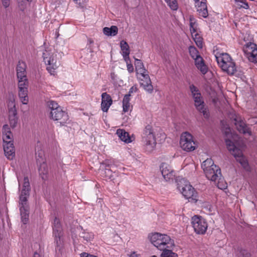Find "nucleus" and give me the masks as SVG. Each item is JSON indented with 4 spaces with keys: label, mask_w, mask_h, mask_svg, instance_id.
Listing matches in <instances>:
<instances>
[{
    "label": "nucleus",
    "mask_w": 257,
    "mask_h": 257,
    "mask_svg": "<svg viewBox=\"0 0 257 257\" xmlns=\"http://www.w3.org/2000/svg\"><path fill=\"white\" fill-rule=\"evenodd\" d=\"M148 237L155 247L162 251L168 248H172L175 245L174 240L166 234L152 232L149 234Z\"/></svg>",
    "instance_id": "f257e3e1"
},
{
    "label": "nucleus",
    "mask_w": 257,
    "mask_h": 257,
    "mask_svg": "<svg viewBox=\"0 0 257 257\" xmlns=\"http://www.w3.org/2000/svg\"><path fill=\"white\" fill-rule=\"evenodd\" d=\"M142 142L144 149L148 153H152L156 148V139L153 126L151 124L146 125L142 135Z\"/></svg>",
    "instance_id": "f03ea898"
},
{
    "label": "nucleus",
    "mask_w": 257,
    "mask_h": 257,
    "mask_svg": "<svg viewBox=\"0 0 257 257\" xmlns=\"http://www.w3.org/2000/svg\"><path fill=\"white\" fill-rule=\"evenodd\" d=\"M230 128H226L225 131V134L226 138H225V142L228 151L235 158L241 166L245 169L248 166V163L246 159L243 156L242 151L238 148H236L234 143L229 139L230 136H232L230 132Z\"/></svg>",
    "instance_id": "7ed1b4c3"
},
{
    "label": "nucleus",
    "mask_w": 257,
    "mask_h": 257,
    "mask_svg": "<svg viewBox=\"0 0 257 257\" xmlns=\"http://www.w3.org/2000/svg\"><path fill=\"white\" fill-rule=\"evenodd\" d=\"M215 56L219 66L223 71L229 75L234 74L236 71L235 64L228 54L217 53Z\"/></svg>",
    "instance_id": "20e7f679"
},
{
    "label": "nucleus",
    "mask_w": 257,
    "mask_h": 257,
    "mask_svg": "<svg viewBox=\"0 0 257 257\" xmlns=\"http://www.w3.org/2000/svg\"><path fill=\"white\" fill-rule=\"evenodd\" d=\"M189 89L196 109L203 114L205 118H208L209 116V112L205 107L203 98L199 90L193 84L190 85Z\"/></svg>",
    "instance_id": "39448f33"
},
{
    "label": "nucleus",
    "mask_w": 257,
    "mask_h": 257,
    "mask_svg": "<svg viewBox=\"0 0 257 257\" xmlns=\"http://www.w3.org/2000/svg\"><path fill=\"white\" fill-rule=\"evenodd\" d=\"M43 58L47 65V70L51 74H54L55 70L60 65L59 58L56 54L46 51L43 53Z\"/></svg>",
    "instance_id": "423d86ee"
},
{
    "label": "nucleus",
    "mask_w": 257,
    "mask_h": 257,
    "mask_svg": "<svg viewBox=\"0 0 257 257\" xmlns=\"http://www.w3.org/2000/svg\"><path fill=\"white\" fill-rule=\"evenodd\" d=\"M53 234L54 237V242L56 245V249L60 250L62 247L63 242V232L60 220L57 217H55L54 220Z\"/></svg>",
    "instance_id": "0eeeda50"
},
{
    "label": "nucleus",
    "mask_w": 257,
    "mask_h": 257,
    "mask_svg": "<svg viewBox=\"0 0 257 257\" xmlns=\"http://www.w3.org/2000/svg\"><path fill=\"white\" fill-rule=\"evenodd\" d=\"M28 87V78L18 79V96L23 104H27L29 102Z\"/></svg>",
    "instance_id": "6e6552de"
},
{
    "label": "nucleus",
    "mask_w": 257,
    "mask_h": 257,
    "mask_svg": "<svg viewBox=\"0 0 257 257\" xmlns=\"http://www.w3.org/2000/svg\"><path fill=\"white\" fill-rule=\"evenodd\" d=\"M180 145L183 150L187 152L194 151L197 147L193 137L188 132L182 134L180 137Z\"/></svg>",
    "instance_id": "1a4fd4ad"
},
{
    "label": "nucleus",
    "mask_w": 257,
    "mask_h": 257,
    "mask_svg": "<svg viewBox=\"0 0 257 257\" xmlns=\"http://www.w3.org/2000/svg\"><path fill=\"white\" fill-rule=\"evenodd\" d=\"M191 223L196 233L203 234L206 232L208 224L205 219L201 216L194 215L192 217Z\"/></svg>",
    "instance_id": "9d476101"
},
{
    "label": "nucleus",
    "mask_w": 257,
    "mask_h": 257,
    "mask_svg": "<svg viewBox=\"0 0 257 257\" xmlns=\"http://www.w3.org/2000/svg\"><path fill=\"white\" fill-rule=\"evenodd\" d=\"M243 50L249 61L257 63V47L255 44L250 41L244 45Z\"/></svg>",
    "instance_id": "9b49d317"
},
{
    "label": "nucleus",
    "mask_w": 257,
    "mask_h": 257,
    "mask_svg": "<svg viewBox=\"0 0 257 257\" xmlns=\"http://www.w3.org/2000/svg\"><path fill=\"white\" fill-rule=\"evenodd\" d=\"M50 116L52 119L59 123L60 126L65 125L69 121L67 113L61 108H58L54 111L50 112Z\"/></svg>",
    "instance_id": "f8f14e48"
},
{
    "label": "nucleus",
    "mask_w": 257,
    "mask_h": 257,
    "mask_svg": "<svg viewBox=\"0 0 257 257\" xmlns=\"http://www.w3.org/2000/svg\"><path fill=\"white\" fill-rule=\"evenodd\" d=\"M138 78L140 80V84L144 89L149 93H152L153 91V86L148 72L139 75Z\"/></svg>",
    "instance_id": "ddd939ff"
},
{
    "label": "nucleus",
    "mask_w": 257,
    "mask_h": 257,
    "mask_svg": "<svg viewBox=\"0 0 257 257\" xmlns=\"http://www.w3.org/2000/svg\"><path fill=\"white\" fill-rule=\"evenodd\" d=\"M204 173L207 179L212 181L215 182L217 180H221L222 174L218 166H214L213 168L207 170Z\"/></svg>",
    "instance_id": "4468645a"
},
{
    "label": "nucleus",
    "mask_w": 257,
    "mask_h": 257,
    "mask_svg": "<svg viewBox=\"0 0 257 257\" xmlns=\"http://www.w3.org/2000/svg\"><path fill=\"white\" fill-rule=\"evenodd\" d=\"M176 182L177 189L181 193H187V192L193 193L195 191L194 188L190 183L184 178L177 179Z\"/></svg>",
    "instance_id": "2eb2a0df"
},
{
    "label": "nucleus",
    "mask_w": 257,
    "mask_h": 257,
    "mask_svg": "<svg viewBox=\"0 0 257 257\" xmlns=\"http://www.w3.org/2000/svg\"><path fill=\"white\" fill-rule=\"evenodd\" d=\"M160 169L162 174L166 181L173 180L175 176L174 172L170 166L166 163H162Z\"/></svg>",
    "instance_id": "dca6fc26"
},
{
    "label": "nucleus",
    "mask_w": 257,
    "mask_h": 257,
    "mask_svg": "<svg viewBox=\"0 0 257 257\" xmlns=\"http://www.w3.org/2000/svg\"><path fill=\"white\" fill-rule=\"evenodd\" d=\"M234 124L237 130L242 134H250V132L245 123L241 119V117L239 115H234L233 118Z\"/></svg>",
    "instance_id": "f3484780"
},
{
    "label": "nucleus",
    "mask_w": 257,
    "mask_h": 257,
    "mask_svg": "<svg viewBox=\"0 0 257 257\" xmlns=\"http://www.w3.org/2000/svg\"><path fill=\"white\" fill-rule=\"evenodd\" d=\"M195 5L199 15L205 18H207L208 14L207 9L206 0L198 1L195 3Z\"/></svg>",
    "instance_id": "a211bd4d"
},
{
    "label": "nucleus",
    "mask_w": 257,
    "mask_h": 257,
    "mask_svg": "<svg viewBox=\"0 0 257 257\" xmlns=\"http://www.w3.org/2000/svg\"><path fill=\"white\" fill-rule=\"evenodd\" d=\"M101 107L103 112H107L112 103V100L110 96L106 92L101 94Z\"/></svg>",
    "instance_id": "6ab92c4d"
},
{
    "label": "nucleus",
    "mask_w": 257,
    "mask_h": 257,
    "mask_svg": "<svg viewBox=\"0 0 257 257\" xmlns=\"http://www.w3.org/2000/svg\"><path fill=\"white\" fill-rule=\"evenodd\" d=\"M4 143L13 142V136L8 124H5L2 128Z\"/></svg>",
    "instance_id": "aec40b11"
},
{
    "label": "nucleus",
    "mask_w": 257,
    "mask_h": 257,
    "mask_svg": "<svg viewBox=\"0 0 257 257\" xmlns=\"http://www.w3.org/2000/svg\"><path fill=\"white\" fill-rule=\"evenodd\" d=\"M4 150L6 156L10 160L13 159L15 155V150L13 143H5L3 144Z\"/></svg>",
    "instance_id": "412c9836"
},
{
    "label": "nucleus",
    "mask_w": 257,
    "mask_h": 257,
    "mask_svg": "<svg viewBox=\"0 0 257 257\" xmlns=\"http://www.w3.org/2000/svg\"><path fill=\"white\" fill-rule=\"evenodd\" d=\"M26 64L24 62H19L17 66V76L18 79L27 78Z\"/></svg>",
    "instance_id": "4be33fe9"
},
{
    "label": "nucleus",
    "mask_w": 257,
    "mask_h": 257,
    "mask_svg": "<svg viewBox=\"0 0 257 257\" xmlns=\"http://www.w3.org/2000/svg\"><path fill=\"white\" fill-rule=\"evenodd\" d=\"M194 60L195 61V64L196 67L202 74H206L208 71V68L205 64L203 58L199 56L196 58L194 59Z\"/></svg>",
    "instance_id": "5701e85b"
},
{
    "label": "nucleus",
    "mask_w": 257,
    "mask_h": 257,
    "mask_svg": "<svg viewBox=\"0 0 257 257\" xmlns=\"http://www.w3.org/2000/svg\"><path fill=\"white\" fill-rule=\"evenodd\" d=\"M120 47L122 51V55L125 61L130 59V49L128 44L124 41L122 40L120 43Z\"/></svg>",
    "instance_id": "b1692460"
},
{
    "label": "nucleus",
    "mask_w": 257,
    "mask_h": 257,
    "mask_svg": "<svg viewBox=\"0 0 257 257\" xmlns=\"http://www.w3.org/2000/svg\"><path fill=\"white\" fill-rule=\"evenodd\" d=\"M8 107L9 109V113L10 115H15L17 114L15 98L14 96L10 97L8 101Z\"/></svg>",
    "instance_id": "393cba45"
},
{
    "label": "nucleus",
    "mask_w": 257,
    "mask_h": 257,
    "mask_svg": "<svg viewBox=\"0 0 257 257\" xmlns=\"http://www.w3.org/2000/svg\"><path fill=\"white\" fill-rule=\"evenodd\" d=\"M116 135L122 141L125 143H129L132 141L128 133L123 130L118 129L116 131Z\"/></svg>",
    "instance_id": "a878e982"
},
{
    "label": "nucleus",
    "mask_w": 257,
    "mask_h": 257,
    "mask_svg": "<svg viewBox=\"0 0 257 257\" xmlns=\"http://www.w3.org/2000/svg\"><path fill=\"white\" fill-rule=\"evenodd\" d=\"M38 165H39L38 169L39 175L42 179H46L48 174V168L46 162L38 164Z\"/></svg>",
    "instance_id": "bb28decb"
},
{
    "label": "nucleus",
    "mask_w": 257,
    "mask_h": 257,
    "mask_svg": "<svg viewBox=\"0 0 257 257\" xmlns=\"http://www.w3.org/2000/svg\"><path fill=\"white\" fill-rule=\"evenodd\" d=\"M103 32L107 36H114L117 34L118 28L115 26H112L110 28L104 27L103 29Z\"/></svg>",
    "instance_id": "cd10ccee"
},
{
    "label": "nucleus",
    "mask_w": 257,
    "mask_h": 257,
    "mask_svg": "<svg viewBox=\"0 0 257 257\" xmlns=\"http://www.w3.org/2000/svg\"><path fill=\"white\" fill-rule=\"evenodd\" d=\"M21 221L23 224H26L28 222L29 217V208H20Z\"/></svg>",
    "instance_id": "c85d7f7f"
},
{
    "label": "nucleus",
    "mask_w": 257,
    "mask_h": 257,
    "mask_svg": "<svg viewBox=\"0 0 257 257\" xmlns=\"http://www.w3.org/2000/svg\"><path fill=\"white\" fill-rule=\"evenodd\" d=\"M135 65L136 66V70L138 75L147 72V70H146L144 67L143 62L140 60L135 59Z\"/></svg>",
    "instance_id": "c756f323"
},
{
    "label": "nucleus",
    "mask_w": 257,
    "mask_h": 257,
    "mask_svg": "<svg viewBox=\"0 0 257 257\" xmlns=\"http://www.w3.org/2000/svg\"><path fill=\"white\" fill-rule=\"evenodd\" d=\"M29 194H21L20 196L19 207L23 208H29L27 203V199Z\"/></svg>",
    "instance_id": "7c9ffc66"
},
{
    "label": "nucleus",
    "mask_w": 257,
    "mask_h": 257,
    "mask_svg": "<svg viewBox=\"0 0 257 257\" xmlns=\"http://www.w3.org/2000/svg\"><path fill=\"white\" fill-rule=\"evenodd\" d=\"M130 94H125L122 100V107L123 111L124 112H127L131 108L130 101Z\"/></svg>",
    "instance_id": "2f4dec72"
},
{
    "label": "nucleus",
    "mask_w": 257,
    "mask_h": 257,
    "mask_svg": "<svg viewBox=\"0 0 257 257\" xmlns=\"http://www.w3.org/2000/svg\"><path fill=\"white\" fill-rule=\"evenodd\" d=\"M214 166H217L214 165L213 161L210 158L207 159L201 165V167L204 172L206 171L207 170L211 169V168H213Z\"/></svg>",
    "instance_id": "473e14b6"
},
{
    "label": "nucleus",
    "mask_w": 257,
    "mask_h": 257,
    "mask_svg": "<svg viewBox=\"0 0 257 257\" xmlns=\"http://www.w3.org/2000/svg\"><path fill=\"white\" fill-rule=\"evenodd\" d=\"M192 37L195 42L196 45L200 48H202L203 47V39L200 35L196 32L194 34H191Z\"/></svg>",
    "instance_id": "72a5a7b5"
},
{
    "label": "nucleus",
    "mask_w": 257,
    "mask_h": 257,
    "mask_svg": "<svg viewBox=\"0 0 257 257\" xmlns=\"http://www.w3.org/2000/svg\"><path fill=\"white\" fill-rule=\"evenodd\" d=\"M36 159L37 164L46 162L44 151L41 150H38L36 153Z\"/></svg>",
    "instance_id": "f704fd0d"
},
{
    "label": "nucleus",
    "mask_w": 257,
    "mask_h": 257,
    "mask_svg": "<svg viewBox=\"0 0 257 257\" xmlns=\"http://www.w3.org/2000/svg\"><path fill=\"white\" fill-rule=\"evenodd\" d=\"M172 248L166 249L164 250H162V252L161 253L160 256L161 257H178V254L172 251Z\"/></svg>",
    "instance_id": "c9c22d12"
},
{
    "label": "nucleus",
    "mask_w": 257,
    "mask_h": 257,
    "mask_svg": "<svg viewBox=\"0 0 257 257\" xmlns=\"http://www.w3.org/2000/svg\"><path fill=\"white\" fill-rule=\"evenodd\" d=\"M185 198L191 203H196L198 200V194H182Z\"/></svg>",
    "instance_id": "e433bc0d"
},
{
    "label": "nucleus",
    "mask_w": 257,
    "mask_h": 257,
    "mask_svg": "<svg viewBox=\"0 0 257 257\" xmlns=\"http://www.w3.org/2000/svg\"><path fill=\"white\" fill-rule=\"evenodd\" d=\"M30 190V186L29 179L27 177H25L22 186V193H27Z\"/></svg>",
    "instance_id": "4c0bfd02"
},
{
    "label": "nucleus",
    "mask_w": 257,
    "mask_h": 257,
    "mask_svg": "<svg viewBox=\"0 0 257 257\" xmlns=\"http://www.w3.org/2000/svg\"><path fill=\"white\" fill-rule=\"evenodd\" d=\"M80 237L83 238L84 240L88 241L91 240L93 238V234L91 233L83 231L80 233Z\"/></svg>",
    "instance_id": "58836bf2"
},
{
    "label": "nucleus",
    "mask_w": 257,
    "mask_h": 257,
    "mask_svg": "<svg viewBox=\"0 0 257 257\" xmlns=\"http://www.w3.org/2000/svg\"><path fill=\"white\" fill-rule=\"evenodd\" d=\"M189 51L190 56L193 59L195 58H196L198 56H200L199 54V52H198V50L194 46H190L189 48Z\"/></svg>",
    "instance_id": "ea45409f"
},
{
    "label": "nucleus",
    "mask_w": 257,
    "mask_h": 257,
    "mask_svg": "<svg viewBox=\"0 0 257 257\" xmlns=\"http://www.w3.org/2000/svg\"><path fill=\"white\" fill-rule=\"evenodd\" d=\"M47 105L51 109V111H54V110L58 108H61V107L58 105V103L53 100L48 101Z\"/></svg>",
    "instance_id": "a19ab883"
},
{
    "label": "nucleus",
    "mask_w": 257,
    "mask_h": 257,
    "mask_svg": "<svg viewBox=\"0 0 257 257\" xmlns=\"http://www.w3.org/2000/svg\"><path fill=\"white\" fill-rule=\"evenodd\" d=\"M168 5L172 10H176L178 9V4L176 0H165Z\"/></svg>",
    "instance_id": "79ce46f5"
},
{
    "label": "nucleus",
    "mask_w": 257,
    "mask_h": 257,
    "mask_svg": "<svg viewBox=\"0 0 257 257\" xmlns=\"http://www.w3.org/2000/svg\"><path fill=\"white\" fill-rule=\"evenodd\" d=\"M217 181H218L217 187L218 189L223 190L227 188V184L223 181V179L222 177L221 180Z\"/></svg>",
    "instance_id": "37998d69"
},
{
    "label": "nucleus",
    "mask_w": 257,
    "mask_h": 257,
    "mask_svg": "<svg viewBox=\"0 0 257 257\" xmlns=\"http://www.w3.org/2000/svg\"><path fill=\"white\" fill-rule=\"evenodd\" d=\"M16 115H10L9 114L10 125L13 127H15L17 123V118Z\"/></svg>",
    "instance_id": "c03bdc74"
},
{
    "label": "nucleus",
    "mask_w": 257,
    "mask_h": 257,
    "mask_svg": "<svg viewBox=\"0 0 257 257\" xmlns=\"http://www.w3.org/2000/svg\"><path fill=\"white\" fill-rule=\"evenodd\" d=\"M104 173L107 179L110 180L114 179L113 175H112V172L110 169L106 168L104 170Z\"/></svg>",
    "instance_id": "a18cd8bd"
},
{
    "label": "nucleus",
    "mask_w": 257,
    "mask_h": 257,
    "mask_svg": "<svg viewBox=\"0 0 257 257\" xmlns=\"http://www.w3.org/2000/svg\"><path fill=\"white\" fill-rule=\"evenodd\" d=\"M197 24L196 22H193L190 24V30L191 34H194L197 32Z\"/></svg>",
    "instance_id": "49530a36"
},
{
    "label": "nucleus",
    "mask_w": 257,
    "mask_h": 257,
    "mask_svg": "<svg viewBox=\"0 0 257 257\" xmlns=\"http://www.w3.org/2000/svg\"><path fill=\"white\" fill-rule=\"evenodd\" d=\"M103 164L105 165L106 167H112L113 166L115 165L114 161L111 160H105Z\"/></svg>",
    "instance_id": "de8ad7c7"
},
{
    "label": "nucleus",
    "mask_w": 257,
    "mask_h": 257,
    "mask_svg": "<svg viewBox=\"0 0 257 257\" xmlns=\"http://www.w3.org/2000/svg\"><path fill=\"white\" fill-rule=\"evenodd\" d=\"M81 8H83L84 6L85 3L86 2V0H73Z\"/></svg>",
    "instance_id": "09e8293b"
},
{
    "label": "nucleus",
    "mask_w": 257,
    "mask_h": 257,
    "mask_svg": "<svg viewBox=\"0 0 257 257\" xmlns=\"http://www.w3.org/2000/svg\"><path fill=\"white\" fill-rule=\"evenodd\" d=\"M127 63V70L129 73H132L134 71V67L132 64H128L127 61H126Z\"/></svg>",
    "instance_id": "8fccbe9b"
},
{
    "label": "nucleus",
    "mask_w": 257,
    "mask_h": 257,
    "mask_svg": "<svg viewBox=\"0 0 257 257\" xmlns=\"http://www.w3.org/2000/svg\"><path fill=\"white\" fill-rule=\"evenodd\" d=\"M80 257H97L96 255L90 254L86 252H83L80 254Z\"/></svg>",
    "instance_id": "3c124183"
},
{
    "label": "nucleus",
    "mask_w": 257,
    "mask_h": 257,
    "mask_svg": "<svg viewBox=\"0 0 257 257\" xmlns=\"http://www.w3.org/2000/svg\"><path fill=\"white\" fill-rule=\"evenodd\" d=\"M3 6L7 8L10 5V0H2Z\"/></svg>",
    "instance_id": "603ef678"
},
{
    "label": "nucleus",
    "mask_w": 257,
    "mask_h": 257,
    "mask_svg": "<svg viewBox=\"0 0 257 257\" xmlns=\"http://www.w3.org/2000/svg\"><path fill=\"white\" fill-rule=\"evenodd\" d=\"M137 88L136 87H134V86L132 87L129 90L128 94H130V95H131L132 93H133L134 92H136L137 91Z\"/></svg>",
    "instance_id": "864d4df0"
},
{
    "label": "nucleus",
    "mask_w": 257,
    "mask_h": 257,
    "mask_svg": "<svg viewBox=\"0 0 257 257\" xmlns=\"http://www.w3.org/2000/svg\"><path fill=\"white\" fill-rule=\"evenodd\" d=\"M189 22L190 24H191L193 23V22H196V20L193 16L190 15L189 16Z\"/></svg>",
    "instance_id": "5fc2aeb1"
},
{
    "label": "nucleus",
    "mask_w": 257,
    "mask_h": 257,
    "mask_svg": "<svg viewBox=\"0 0 257 257\" xmlns=\"http://www.w3.org/2000/svg\"><path fill=\"white\" fill-rule=\"evenodd\" d=\"M243 5L241 7L245 9H248L249 8V6L248 4L245 2H242Z\"/></svg>",
    "instance_id": "6e6d98bb"
},
{
    "label": "nucleus",
    "mask_w": 257,
    "mask_h": 257,
    "mask_svg": "<svg viewBox=\"0 0 257 257\" xmlns=\"http://www.w3.org/2000/svg\"><path fill=\"white\" fill-rule=\"evenodd\" d=\"M130 257H140V254H137L136 252H133L130 255Z\"/></svg>",
    "instance_id": "4d7b16f0"
},
{
    "label": "nucleus",
    "mask_w": 257,
    "mask_h": 257,
    "mask_svg": "<svg viewBox=\"0 0 257 257\" xmlns=\"http://www.w3.org/2000/svg\"><path fill=\"white\" fill-rule=\"evenodd\" d=\"M33 257H41V255L37 252H35L34 254Z\"/></svg>",
    "instance_id": "13d9d810"
},
{
    "label": "nucleus",
    "mask_w": 257,
    "mask_h": 257,
    "mask_svg": "<svg viewBox=\"0 0 257 257\" xmlns=\"http://www.w3.org/2000/svg\"><path fill=\"white\" fill-rule=\"evenodd\" d=\"M88 42L90 44H91L93 42V41L91 39H89Z\"/></svg>",
    "instance_id": "bf43d9fd"
},
{
    "label": "nucleus",
    "mask_w": 257,
    "mask_h": 257,
    "mask_svg": "<svg viewBox=\"0 0 257 257\" xmlns=\"http://www.w3.org/2000/svg\"><path fill=\"white\" fill-rule=\"evenodd\" d=\"M243 252H245V254L248 256V254L245 250H243Z\"/></svg>",
    "instance_id": "052dcab7"
},
{
    "label": "nucleus",
    "mask_w": 257,
    "mask_h": 257,
    "mask_svg": "<svg viewBox=\"0 0 257 257\" xmlns=\"http://www.w3.org/2000/svg\"><path fill=\"white\" fill-rule=\"evenodd\" d=\"M113 75H114V74H111V77H112V78H113V77H114V76H113Z\"/></svg>",
    "instance_id": "680f3d73"
},
{
    "label": "nucleus",
    "mask_w": 257,
    "mask_h": 257,
    "mask_svg": "<svg viewBox=\"0 0 257 257\" xmlns=\"http://www.w3.org/2000/svg\"><path fill=\"white\" fill-rule=\"evenodd\" d=\"M151 257H157V256H156V255H153V256H151Z\"/></svg>",
    "instance_id": "e2e57ef3"
},
{
    "label": "nucleus",
    "mask_w": 257,
    "mask_h": 257,
    "mask_svg": "<svg viewBox=\"0 0 257 257\" xmlns=\"http://www.w3.org/2000/svg\"><path fill=\"white\" fill-rule=\"evenodd\" d=\"M27 1H29V0H27Z\"/></svg>",
    "instance_id": "0e129e2a"
}]
</instances>
